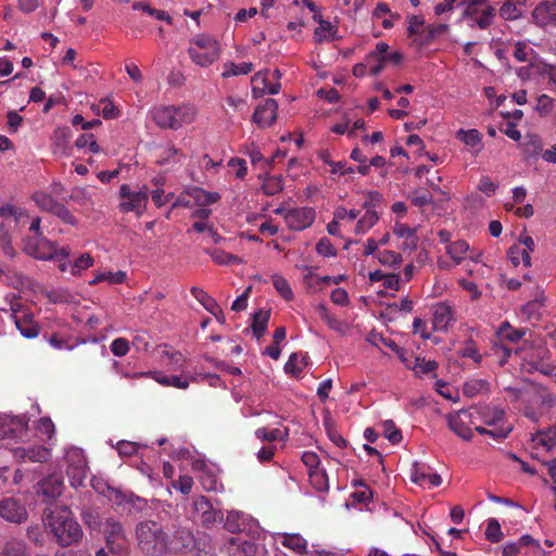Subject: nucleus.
<instances>
[{
	"label": "nucleus",
	"mask_w": 556,
	"mask_h": 556,
	"mask_svg": "<svg viewBox=\"0 0 556 556\" xmlns=\"http://www.w3.org/2000/svg\"><path fill=\"white\" fill-rule=\"evenodd\" d=\"M45 521L53 541L61 547L71 546L83 539V529L67 506L51 510Z\"/></svg>",
	"instance_id": "f257e3e1"
},
{
	"label": "nucleus",
	"mask_w": 556,
	"mask_h": 556,
	"mask_svg": "<svg viewBox=\"0 0 556 556\" xmlns=\"http://www.w3.org/2000/svg\"><path fill=\"white\" fill-rule=\"evenodd\" d=\"M139 549L147 556L166 555L168 531L155 520H142L135 529Z\"/></svg>",
	"instance_id": "f03ea898"
},
{
	"label": "nucleus",
	"mask_w": 556,
	"mask_h": 556,
	"mask_svg": "<svg viewBox=\"0 0 556 556\" xmlns=\"http://www.w3.org/2000/svg\"><path fill=\"white\" fill-rule=\"evenodd\" d=\"M40 224V217L31 219L29 230L34 232V235L24 239V252L38 260H63L68 257L70 249L67 247L59 249L55 243L42 237Z\"/></svg>",
	"instance_id": "7ed1b4c3"
},
{
	"label": "nucleus",
	"mask_w": 556,
	"mask_h": 556,
	"mask_svg": "<svg viewBox=\"0 0 556 556\" xmlns=\"http://www.w3.org/2000/svg\"><path fill=\"white\" fill-rule=\"evenodd\" d=\"M514 358L519 364L520 370L527 374L535 371L549 376L555 365L549 359V351L542 346H523L515 350Z\"/></svg>",
	"instance_id": "20e7f679"
},
{
	"label": "nucleus",
	"mask_w": 556,
	"mask_h": 556,
	"mask_svg": "<svg viewBox=\"0 0 556 556\" xmlns=\"http://www.w3.org/2000/svg\"><path fill=\"white\" fill-rule=\"evenodd\" d=\"M151 113L153 121L161 128L178 129L185 124H191L195 118L197 111L194 106L184 104L154 108Z\"/></svg>",
	"instance_id": "39448f33"
},
{
	"label": "nucleus",
	"mask_w": 556,
	"mask_h": 556,
	"mask_svg": "<svg viewBox=\"0 0 556 556\" xmlns=\"http://www.w3.org/2000/svg\"><path fill=\"white\" fill-rule=\"evenodd\" d=\"M222 48L219 42L208 35H197L190 42L188 55L193 63L201 67H207L217 61L220 56Z\"/></svg>",
	"instance_id": "423d86ee"
},
{
	"label": "nucleus",
	"mask_w": 556,
	"mask_h": 556,
	"mask_svg": "<svg viewBox=\"0 0 556 556\" xmlns=\"http://www.w3.org/2000/svg\"><path fill=\"white\" fill-rule=\"evenodd\" d=\"M166 554H185L193 549L204 551L205 544L195 539L191 530L182 527L168 530Z\"/></svg>",
	"instance_id": "0eeeda50"
},
{
	"label": "nucleus",
	"mask_w": 556,
	"mask_h": 556,
	"mask_svg": "<svg viewBox=\"0 0 556 556\" xmlns=\"http://www.w3.org/2000/svg\"><path fill=\"white\" fill-rule=\"evenodd\" d=\"M462 5H465L463 16L472 21V25H477L480 29L489 28L496 15V9L492 5H486L473 0H462Z\"/></svg>",
	"instance_id": "6e6552de"
},
{
	"label": "nucleus",
	"mask_w": 556,
	"mask_h": 556,
	"mask_svg": "<svg viewBox=\"0 0 556 556\" xmlns=\"http://www.w3.org/2000/svg\"><path fill=\"white\" fill-rule=\"evenodd\" d=\"M0 517L8 522L21 525L28 519V511L18 500L5 497L0 501Z\"/></svg>",
	"instance_id": "1a4fd4ad"
},
{
	"label": "nucleus",
	"mask_w": 556,
	"mask_h": 556,
	"mask_svg": "<svg viewBox=\"0 0 556 556\" xmlns=\"http://www.w3.org/2000/svg\"><path fill=\"white\" fill-rule=\"evenodd\" d=\"M315 217L316 212L313 207L303 206L289 210L286 213L285 222L289 229L302 231L314 223Z\"/></svg>",
	"instance_id": "9d476101"
},
{
	"label": "nucleus",
	"mask_w": 556,
	"mask_h": 556,
	"mask_svg": "<svg viewBox=\"0 0 556 556\" xmlns=\"http://www.w3.org/2000/svg\"><path fill=\"white\" fill-rule=\"evenodd\" d=\"M410 480L425 489H432L442 483V478L439 473L432 472L429 466L418 462H415L412 466Z\"/></svg>",
	"instance_id": "9b49d317"
},
{
	"label": "nucleus",
	"mask_w": 556,
	"mask_h": 556,
	"mask_svg": "<svg viewBox=\"0 0 556 556\" xmlns=\"http://www.w3.org/2000/svg\"><path fill=\"white\" fill-rule=\"evenodd\" d=\"M103 532L106 535V543L111 551H121L126 543V534L123 525L114 519L108 518L103 525Z\"/></svg>",
	"instance_id": "f8f14e48"
},
{
	"label": "nucleus",
	"mask_w": 556,
	"mask_h": 556,
	"mask_svg": "<svg viewBox=\"0 0 556 556\" xmlns=\"http://www.w3.org/2000/svg\"><path fill=\"white\" fill-rule=\"evenodd\" d=\"M277 101L268 98L255 109L252 119L260 128L270 127L277 119Z\"/></svg>",
	"instance_id": "ddd939ff"
},
{
	"label": "nucleus",
	"mask_w": 556,
	"mask_h": 556,
	"mask_svg": "<svg viewBox=\"0 0 556 556\" xmlns=\"http://www.w3.org/2000/svg\"><path fill=\"white\" fill-rule=\"evenodd\" d=\"M193 508L198 514L201 523L206 528L223 518L222 513L214 509L212 503L204 496H200L194 500Z\"/></svg>",
	"instance_id": "4468645a"
},
{
	"label": "nucleus",
	"mask_w": 556,
	"mask_h": 556,
	"mask_svg": "<svg viewBox=\"0 0 556 556\" xmlns=\"http://www.w3.org/2000/svg\"><path fill=\"white\" fill-rule=\"evenodd\" d=\"M468 417L469 413L466 409H462L455 413L446 415L447 427L464 441L472 440V431L467 426L463 417Z\"/></svg>",
	"instance_id": "2eb2a0df"
},
{
	"label": "nucleus",
	"mask_w": 556,
	"mask_h": 556,
	"mask_svg": "<svg viewBox=\"0 0 556 556\" xmlns=\"http://www.w3.org/2000/svg\"><path fill=\"white\" fill-rule=\"evenodd\" d=\"M534 22L540 26H556V1H543L532 12Z\"/></svg>",
	"instance_id": "dca6fc26"
},
{
	"label": "nucleus",
	"mask_w": 556,
	"mask_h": 556,
	"mask_svg": "<svg viewBox=\"0 0 556 556\" xmlns=\"http://www.w3.org/2000/svg\"><path fill=\"white\" fill-rule=\"evenodd\" d=\"M417 229L412 228L406 224L395 223L393 226V233L404 241L400 245L403 251H415L418 248Z\"/></svg>",
	"instance_id": "f3484780"
},
{
	"label": "nucleus",
	"mask_w": 556,
	"mask_h": 556,
	"mask_svg": "<svg viewBox=\"0 0 556 556\" xmlns=\"http://www.w3.org/2000/svg\"><path fill=\"white\" fill-rule=\"evenodd\" d=\"M432 315L433 329L437 331H445L451 321L454 320V312L446 303H438L434 305Z\"/></svg>",
	"instance_id": "a211bd4d"
},
{
	"label": "nucleus",
	"mask_w": 556,
	"mask_h": 556,
	"mask_svg": "<svg viewBox=\"0 0 556 556\" xmlns=\"http://www.w3.org/2000/svg\"><path fill=\"white\" fill-rule=\"evenodd\" d=\"M532 442L534 444L532 456L534 458H539L540 447L548 452L556 446V427L548 428L544 431H539L532 435Z\"/></svg>",
	"instance_id": "6ab92c4d"
},
{
	"label": "nucleus",
	"mask_w": 556,
	"mask_h": 556,
	"mask_svg": "<svg viewBox=\"0 0 556 556\" xmlns=\"http://www.w3.org/2000/svg\"><path fill=\"white\" fill-rule=\"evenodd\" d=\"M13 321L17 330L26 339H35L40 333V326L34 320L33 312H25Z\"/></svg>",
	"instance_id": "aec40b11"
},
{
	"label": "nucleus",
	"mask_w": 556,
	"mask_h": 556,
	"mask_svg": "<svg viewBox=\"0 0 556 556\" xmlns=\"http://www.w3.org/2000/svg\"><path fill=\"white\" fill-rule=\"evenodd\" d=\"M15 456L22 460L28 459L33 463H45L49 460L51 453L45 446H30L28 448H16Z\"/></svg>",
	"instance_id": "412c9836"
},
{
	"label": "nucleus",
	"mask_w": 556,
	"mask_h": 556,
	"mask_svg": "<svg viewBox=\"0 0 556 556\" xmlns=\"http://www.w3.org/2000/svg\"><path fill=\"white\" fill-rule=\"evenodd\" d=\"M148 194L144 191H135L127 200L121 202L119 208L124 213L137 212L141 214L146 208Z\"/></svg>",
	"instance_id": "4be33fe9"
},
{
	"label": "nucleus",
	"mask_w": 556,
	"mask_h": 556,
	"mask_svg": "<svg viewBox=\"0 0 556 556\" xmlns=\"http://www.w3.org/2000/svg\"><path fill=\"white\" fill-rule=\"evenodd\" d=\"M456 138L470 147L472 149V154L478 155L482 151V136L477 129H459L456 132Z\"/></svg>",
	"instance_id": "5701e85b"
},
{
	"label": "nucleus",
	"mask_w": 556,
	"mask_h": 556,
	"mask_svg": "<svg viewBox=\"0 0 556 556\" xmlns=\"http://www.w3.org/2000/svg\"><path fill=\"white\" fill-rule=\"evenodd\" d=\"M62 489L63 482L55 475L48 476L40 482V492L45 497L49 500H53L61 495Z\"/></svg>",
	"instance_id": "b1692460"
},
{
	"label": "nucleus",
	"mask_w": 556,
	"mask_h": 556,
	"mask_svg": "<svg viewBox=\"0 0 556 556\" xmlns=\"http://www.w3.org/2000/svg\"><path fill=\"white\" fill-rule=\"evenodd\" d=\"M270 317V311L260 308L252 316L251 329L253 336L260 340L266 332L268 321Z\"/></svg>",
	"instance_id": "393cba45"
},
{
	"label": "nucleus",
	"mask_w": 556,
	"mask_h": 556,
	"mask_svg": "<svg viewBox=\"0 0 556 556\" xmlns=\"http://www.w3.org/2000/svg\"><path fill=\"white\" fill-rule=\"evenodd\" d=\"M447 28L448 26L446 24L428 25L426 28L419 31L418 38H416V40L418 41L419 46L429 45L437 36L445 33Z\"/></svg>",
	"instance_id": "a878e982"
},
{
	"label": "nucleus",
	"mask_w": 556,
	"mask_h": 556,
	"mask_svg": "<svg viewBox=\"0 0 556 556\" xmlns=\"http://www.w3.org/2000/svg\"><path fill=\"white\" fill-rule=\"evenodd\" d=\"M0 280L15 289L23 287L25 283V276L8 266L0 265Z\"/></svg>",
	"instance_id": "bb28decb"
},
{
	"label": "nucleus",
	"mask_w": 556,
	"mask_h": 556,
	"mask_svg": "<svg viewBox=\"0 0 556 556\" xmlns=\"http://www.w3.org/2000/svg\"><path fill=\"white\" fill-rule=\"evenodd\" d=\"M469 250V244L465 240H457L445 247L446 253L451 256L455 265H459L465 260V254Z\"/></svg>",
	"instance_id": "cd10ccee"
},
{
	"label": "nucleus",
	"mask_w": 556,
	"mask_h": 556,
	"mask_svg": "<svg viewBox=\"0 0 556 556\" xmlns=\"http://www.w3.org/2000/svg\"><path fill=\"white\" fill-rule=\"evenodd\" d=\"M338 27L332 25L330 22L325 21L318 25L314 31L315 41L320 43L323 41H330L338 39L337 37Z\"/></svg>",
	"instance_id": "c85d7f7f"
},
{
	"label": "nucleus",
	"mask_w": 556,
	"mask_h": 556,
	"mask_svg": "<svg viewBox=\"0 0 556 556\" xmlns=\"http://www.w3.org/2000/svg\"><path fill=\"white\" fill-rule=\"evenodd\" d=\"M205 253L218 265L241 264L242 261L239 256L225 252L219 249H206Z\"/></svg>",
	"instance_id": "c756f323"
},
{
	"label": "nucleus",
	"mask_w": 556,
	"mask_h": 556,
	"mask_svg": "<svg viewBox=\"0 0 556 556\" xmlns=\"http://www.w3.org/2000/svg\"><path fill=\"white\" fill-rule=\"evenodd\" d=\"M525 334V329H516L508 321L502 323L497 330V336L501 340H507L513 343L518 342Z\"/></svg>",
	"instance_id": "7c9ffc66"
},
{
	"label": "nucleus",
	"mask_w": 556,
	"mask_h": 556,
	"mask_svg": "<svg viewBox=\"0 0 556 556\" xmlns=\"http://www.w3.org/2000/svg\"><path fill=\"white\" fill-rule=\"evenodd\" d=\"M33 200L41 211H46L50 214H52L55 211V207L61 203L56 201L51 194L42 191L35 192Z\"/></svg>",
	"instance_id": "2f4dec72"
},
{
	"label": "nucleus",
	"mask_w": 556,
	"mask_h": 556,
	"mask_svg": "<svg viewBox=\"0 0 556 556\" xmlns=\"http://www.w3.org/2000/svg\"><path fill=\"white\" fill-rule=\"evenodd\" d=\"M224 67L225 71L223 72L222 76L224 78H229L232 76L247 75L251 73L253 70V64L250 62H242L239 64L228 62L224 65Z\"/></svg>",
	"instance_id": "473e14b6"
},
{
	"label": "nucleus",
	"mask_w": 556,
	"mask_h": 556,
	"mask_svg": "<svg viewBox=\"0 0 556 556\" xmlns=\"http://www.w3.org/2000/svg\"><path fill=\"white\" fill-rule=\"evenodd\" d=\"M127 278V275L123 270L113 271H104L99 273L94 276V278L90 281V285H96L102 281H106L110 285H119L124 283Z\"/></svg>",
	"instance_id": "72a5a7b5"
},
{
	"label": "nucleus",
	"mask_w": 556,
	"mask_h": 556,
	"mask_svg": "<svg viewBox=\"0 0 556 556\" xmlns=\"http://www.w3.org/2000/svg\"><path fill=\"white\" fill-rule=\"evenodd\" d=\"M308 478L312 486L318 492H327L329 489L328 476L324 469L308 471Z\"/></svg>",
	"instance_id": "f704fd0d"
},
{
	"label": "nucleus",
	"mask_w": 556,
	"mask_h": 556,
	"mask_svg": "<svg viewBox=\"0 0 556 556\" xmlns=\"http://www.w3.org/2000/svg\"><path fill=\"white\" fill-rule=\"evenodd\" d=\"M305 365L306 357L304 355L292 353L285 365V371L293 377H299Z\"/></svg>",
	"instance_id": "c9c22d12"
},
{
	"label": "nucleus",
	"mask_w": 556,
	"mask_h": 556,
	"mask_svg": "<svg viewBox=\"0 0 556 556\" xmlns=\"http://www.w3.org/2000/svg\"><path fill=\"white\" fill-rule=\"evenodd\" d=\"M379 220L377 211H366V213L357 220L355 226L356 233H365L371 229Z\"/></svg>",
	"instance_id": "e433bc0d"
},
{
	"label": "nucleus",
	"mask_w": 556,
	"mask_h": 556,
	"mask_svg": "<svg viewBox=\"0 0 556 556\" xmlns=\"http://www.w3.org/2000/svg\"><path fill=\"white\" fill-rule=\"evenodd\" d=\"M289 435V430L285 429L283 431L280 429L267 430L265 427H261L256 429L255 437L261 441L274 442L277 440H285Z\"/></svg>",
	"instance_id": "4c0bfd02"
},
{
	"label": "nucleus",
	"mask_w": 556,
	"mask_h": 556,
	"mask_svg": "<svg viewBox=\"0 0 556 556\" xmlns=\"http://www.w3.org/2000/svg\"><path fill=\"white\" fill-rule=\"evenodd\" d=\"M93 264V258L89 253L81 254L79 257L72 263H63L60 265V269L62 271L66 270L67 266H71V271L73 275H77L80 270L87 269Z\"/></svg>",
	"instance_id": "58836bf2"
},
{
	"label": "nucleus",
	"mask_w": 556,
	"mask_h": 556,
	"mask_svg": "<svg viewBox=\"0 0 556 556\" xmlns=\"http://www.w3.org/2000/svg\"><path fill=\"white\" fill-rule=\"evenodd\" d=\"M262 190L266 195H275L283 190V180L281 176H266L264 178Z\"/></svg>",
	"instance_id": "ea45409f"
},
{
	"label": "nucleus",
	"mask_w": 556,
	"mask_h": 556,
	"mask_svg": "<svg viewBox=\"0 0 556 556\" xmlns=\"http://www.w3.org/2000/svg\"><path fill=\"white\" fill-rule=\"evenodd\" d=\"M198 204L208 205L217 202L220 199L217 192H207L202 188H194L189 193Z\"/></svg>",
	"instance_id": "a19ab883"
},
{
	"label": "nucleus",
	"mask_w": 556,
	"mask_h": 556,
	"mask_svg": "<svg viewBox=\"0 0 556 556\" xmlns=\"http://www.w3.org/2000/svg\"><path fill=\"white\" fill-rule=\"evenodd\" d=\"M481 415L484 418L485 425H488L489 427H495L503 421L505 417V412L497 406L492 408L486 407L481 412Z\"/></svg>",
	"instance_id": "79ce46f5"
},
{
	"label": "nucleus",
	"mask_w": 556,
	"mask_h": 556,
	"mask_svg": "<svg viewBox=\"0 0 556 556\" xmlns=\"http://www.w3.org/2000/svg\"><path fill=\"white\" fill-rule=\"evenodd\" d=\"M282 545L298 554L305 553L307 546L305 539L299 534H287L283 538Z\"/></svg>",
	"instance_id": "37998d69"
},
{
	"label": "nucleus",
	"mask_w": 556,
	"mask_h": 556,
	"mask_svg": "<svg viewBox=\"0 0 556 556\" xmlns=\"http://www.w3.org/2000/svg\"><path fill=\"white\" fill-rule=\"evenodd\" d=\"M12 422L13 416L0 413V439L20 438Z\"/></svg>",
	"instance_id": "c03bdc74"
},
{
	"label": "nucleus",
	"mask_w": 556,
	"mask_h": 556,
	"mask_svg": "<svg viewBox=\"0 0 556 556\" xmlns=\"http://www.w3.org/2000/svg\"><path fill=\"white\" fill-rule=\"evenodd\" d=\"M475 430L480 434L490 435L495 440H503L508 437V434L511 432L513 428L510 426L506 427H495L494 429H486L482 426H477Z\"/></svg>",
	"instance_id": "a18cd8bd"
},
{
	"label": "nucleus",
	"mask_w": 556,
	"mask_h": 556,
	"mask_svg": "<svg viewBox=\"0 0 556 556\" xmlns=\"http://www.w3.org/2000/svg\"><path fill=\"white\" fill-rule=\"evenodd\" d=\"M273 285L277 292L287 301H290L293 299V292L292 289L287 281L286 278H283L280 275L273 276Z\"/></svg>",
	"instance_id": "49530a36"
},
{
	"label": "nucleus",
	"mask_w": 556,
	"mask_h": 556,
	"mask_svg": "<svg viewBox=\"0 0 556 556\" xmlns=\"http://www.w3.org/2000/svg\"><path fill=\"white\" fill-rule=\"evenodd\" d=\"M66 473L73 486L80 485L87 477V465L66 468Z\"/></svg>",
	"instance_id": "de8ad7c7"
},
{
	"label": "nucleus",
	"mask_w": 556,
	"mask_h": 556,
	"mask_svg": "<svg viewBox=\"0 0 556 556\" xmlns=\"http://www.w3.org/2000/svg\"><path fill=\"white\" fill-rule=\"evenodd\" d=\"M377 258L384 266H399L403 261L400 253L391 250L379 251Z\"/></svg>",
	"instance_id": "09e8293b"
},
{
	"label": "nucleus",
	"mask_w": 556,
	"mask_h": 556,
	"mask_svg": "<svg viewBox=\"0 0 556 556\" xmlns=\"http://www.w3.org/2000/svg\"><path fill=\"white\" fill-rule=\"evenodd\" d=\"M384 437L392 443L399 444L403 437L401 430L395 426L393 420H386L382 425Z\"/></svg>",
	"instance_id": "8fccbe9b"
},
{
	"label": "nucleus",
	"mask_w": 556,
	"mask_h": 556,
	"mask_svg": "<svg viewBox=\"0 0 556 556\" xmlns=\"http://www.w3.org/2000/svg\"><path fill=\"white\" fill-rule=\"evenodd\" d=\"M1 554L4 556H26L27 545L23 541H11L5 544Z\"/></svg>",
	"instance_id": "3c124183"
},
{
	"label": "nucleus",
	"mask_w": 556,
	"mask_h": 556,
	"mask_svg": "<svg viewBox=\"0 0 556 556\" xmlns=\"http://www.w3.org/2000/svg\"><path fill=\"white\" fill-rule=\"evenodd\" d=\"M485 538L488 541H490L492 543H497L503 539V532L501 530V525L496 519H494V518L489 519L488 526L485 529Z\"/></svg>",
	"instance_id": "603ef678"
},
{
	"label": "nucleus",
	"mask_w": 556,
	"mask_h": 556,
	"mask_svg": "<svg viewBox=\"0 0 556 556\" xmlns=\"http://www.w3.org/2000/svg\"><path fill=\"white\" fill-rule=\"evenodd\" d=\"M531 70L536 71L549 85L556 86V66L549 64H531Z\"/></svg>",
	"instance_id": "864d4df0"
},
{
	"label": "nucleus",
	"mask_w": 556,
	"mask_h": 556,
	"mask_svg": "<svg viewBox=\"0 0 556 556\" xmlns=\"http://www.w3.org/2000/svg\"><path fill=\"white\" fill-rule=\"evenodd\" d=\"M180 154L179 150L174 146H169L164 149L159 155L157 163L160 165H173L179 162L178 155Z\"/></svg>",
	"instance_id": "5fc2aeb1"
},
{
	"label": "nucleus",
	"mask_w": 556,
	"mask_h": 556,
	"mask_svg": "<svg viewBox=\"0 0 556 556\" xmlns=\"http://www.w3.org/2000/svg\"><path fill=\"white\" fill-rule=\"evenodd\" d=\"M318 316L333 330H339L341 323L329 312L325 304H319L316 307Z\"/></svg>",
	"instance_id": "6e6d98bb"
},
{
	"label": "nucleus",
	"mask_w": 556,
	"mask_h": 556,
	"mask_svg": "<svg viewBox=\"0 0 556 556\" xmlns=\"http://www.w3.org/2000/svg\"><path fill=\"white\" fill-rule=\"evenodd\" d=\"M27 539L36 546H43L45 534L40 525H30L26 530Z\"/></svg>",
	"instance_id": "4d7b16f0"
},
{
	"label": "nucleus",
	"mask_w": 556,
	"mask_h": 556,
	"mask_svg": "<svg viewBox=\"0 0 556 556\" xmlns=\"http://www.w3.org/2000/svg\"><path fill=\"white\" fill-rule=\"evenodd\" d=\"M65 459L67 463V467L73 466H85L87 465V460L84 456V453L80 448L72 447L66 452Z\"/></svg>",
	"instance_id": "13d9d810"
},
{
	"label": "nucleus",
	"mask_w": 556,
	"mask_h": 556,
	"mask_svg": "<svg viewBox=\"0 0 556 556\" xmlns=\"http://www.w3.org/2000/svg\"><path fill=\"white\" fill-rule=\"evenodd\" d=\"M52 215L56 216L64 224L75 226L78 224V219L72 214V212L63 204L60 203Z\"/></svg>",
	"instance_id": "bf43d9fd"
},
{
	"label": "nucleus",
	"mask_w": 556,
	"mask_h": 556,
	"mask_svg": "<svg viewBox=\"0 0 556 556\" xmlns=\"http://www.w3.org/2000/svg\"><path fill=\"white\" fill-rule=\"evenodd\" d=\"M500 15L506 21H514L520 17L521 11L511 1H506L500 8Z\"/></svg>",
	"instance_id": "052dcab7"
},
{
	"label": "nucleus",
	"mask_w": 556,
	"mask_h": 556,
	"mask_svg": "<svg viewBox=\"0 0 556 556\" xmlns=\"http://www.w3.org/2000/svg\"><path fill=\"white\" fill-rule=\"evenodd\" d=\"M316 252L325 257H331L337 255V250L331 241L324 237L316 244Z\"/></svg>",
	"instance_id": "680f3d73"
},
{
	"label": "nucleus",
	"mask_w": 556,
	"mask_h": 556,
	"mask_svg": "<svg viewBox=\"0 0 556 556\" xmlns=\"http://www.w3.org/2000/svg\"><path fill=\"white\" fill-rule=\"evenodd\" d=\"M111 352L117 357L125 356L129 352V342L125 338H116L111 343Z\"/></svg>",
	"instance_id": "e2e57ef3"
},
{
	"label": "nucleus",
	"mask_w": 556,
	"mask_h": 556,
	"mask_svg": "<svg viewBox=\"0 0 556 556\" xmlns=\"http://www.w3.org/2000/svg\"><path fill=\"white\" fill-rule=\"evenodd\" d=\"M382 202V194L378 191H368L363 207L366 211H377Z\"/></svg>",
	"instance_id": "0e129e2a"
},
{
	"label": "nucleus",
	"mask_w": 556,
	"mask_h": 556,
	"mask_svg": "<svg viewBox=\"0 0 556 556\" xmlns=\"http://www.w3.org/2000/svg\"><path fill=\"white\" fill-rule=\"evenodd\" d=\"M139 447V443L130 441H119L116 445V450L121 456H132L138 452Z\"/></svg>",
	"instance_id": "69168bd1"
},
{
	"label": "nucleus",
	"mask_w": 556,
	"mask_h": 556,
	"mask_svg": "<svg viewBox=\"0 0 556 556\" xmlns=\"http://www.w3.org/2000/svg\"><path fill=\"white\" fill-rule=\"evenodd\" d=\"M459 355L471 358L477 364L481 362V354L472 341L466 342L465 346L459 351Z\"/></svg>",
	"instance_id": "338daca9"
},
{
	"label": "nucleus",
	"mask_w": 556,
	"mask_h": 556,
	"mask_svg": "<svg viewBox=\"0 0 556 556\" xmlns=\"http://www.w3.org/2000/svg\"><path fill=\"white\" fill-rule=\"evenodd\" d=\"M239 514L236 511L228 513L225 520V529L230 533H238L241 531V523L239 521Z\"/></svg>",
	"instance_id": "774afa93"
}]
</instances>
